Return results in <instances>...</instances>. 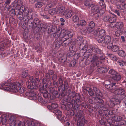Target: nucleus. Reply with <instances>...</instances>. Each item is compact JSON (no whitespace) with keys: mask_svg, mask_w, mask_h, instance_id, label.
I'll return each mask as SVG.
<instances>
[{"mask_svg":"<svg viewBox=\"0 0 126 126\" xmlns=\"http://www.w3.org/2000/svg\"><path fill=\"white\" fill-rule=\"evenodd\" d=\"M114 94L116 95L115 98L108 101V103H106V105L110 107H114L115 104V102H120L126 97V92L122 89H117L114 92Z\"/></svg>","mask_w":126,"mask_h":126,"instance_id":"obj_1","label":"nucleus"},{"mask_svg":"<svg viewBox=\"0 0 126 126\" xmlns=\"http://www.w3.org/2000/svg\"><path fill=\"white\" fill-rule=\"evenodd\" d=\"M10 84L5 82L1 83L0 85V88L3 89L5 91H12L13 92H16L18 91L19 88L20 83L17 82H16L12 84L10 86Z\"/></svg>","mask_w":126,"mask_h":126,"instance_id":"obj_2","label":"nucleus"},{"mask_svg":"<svg viewBox=\"0 0 126 126\" xmlns=\"http://www.w3.org/2000/svg\"><path fill=\"white\" fill-rule=\"evenodd\" d=\"M63 77L62 76H61L59 79V81L60 84H61L58 87V90L61 93V95L64 96L65 94L64 93L65 91L67 90L69 87V85L66 80H65L64 83L63 84Z\"/></svg>","mask_w":126,"mask_h":126,"instance_id":"obj_3","label":"nucleus"},{"mask_svg":"<svg viewBox=\"0 0 126 126\" xmlns=\"http://www.w3.org/2000/svg\"><path fill=\"white\" fill-rule=\"evenodd\" d=\"M93 89L95 92L96 96L94 97L95 99L96 100L97 103L102 104L104 103V101L102 99V94L101 91L95 86L93 87Z\"/></svg>","mask_w":126,"mask_h":126,"instance_id":"obj_4","label":"nucleus"},{"mask_svg":"<svg viewBox=\"0 0 126 126\" xmlns=\"http://www.w3.org/2000/svg\"><path fill=\"white\" fill-rule=\"evenodd\" d=\"M77 125L78 126H84V124L88 123L87 120L85 119L84 113L82 112L79 113L77 116Z\"/></svg>","mask_w":126,"mask_h":126,"instance_id":"obj_5","label":"nucleus"},{"mask_svg":"<svg viewBox=\"0 0 126 126\" xmlns=\"http://www.w3.org/2000/svg\"><path fill=\"white\" fill-rule=\"evenodd\" d=\"M77 43L79 45V48L81 50H86L87 49L88 47L86 42L80 37L77 38Z\"/></svg>","mask_w":126,"mask_h":126,"instance_id":"obj_6","label":"nucleus"},{"mask_svg":"<svg viewBox=\"0 0 126 126\" xmlns=\"http://www.w3.org/2000/svg\"><path fill=\"white\" fill-rule=\"evenodd\" d=\"M24 126H40V124L38 123H35L28 118L24 117Z\"/></svg>","mask_w":126,"mask_h":126,"instance_id":"obj_7","label":"nucleus"},{"mask_svg":"<svg viewBox=\"0 0 126 126\" xmlns=\"http://www.w3.org/2000/svg\"><path fill=\"white\" fill-rule=\"evenodd\" d=\"M49 93H50V98H58L59 97V94H58V92L56 90H55L54 88L51 87L49 88L48 90Z\"/></svg>","mask_w":126,"mask_h":126,"instance_id":"obj_8","label":"nucleus"},{"mask_svg":"<svg viewBox=\"0 0 126 126\" xmlns=\"http://www.w3.org/2000/svg\"><path fill=\"white\" fill-rule=\"evenodd\" d=\"M38 16L36 14L33 13L31 15V18L29 19V21L32 24L34 25H36L40 23L39 20L37 18Z\"/></svg>","mask_w":126,"mask_h":126,"instance_id":"obj_9","label":"nucleus"},{"mask_svg":"<svg viewBox=\"0 0 126 126\" xmlns=\"http://www.w3.org/2000/svg\"><path fill=\"white\" fill-rule=\"evenodd\" d=\"M47 87L46 84H44L43 87L40 88L39 90L40 92L42 94L43 96L46 98L49 97L50 98V96H49L50 95V93L48 94V93L46 90Z\"/></svg>","mask_w":126,"mask_h":126,"instance_id":"obj_10","label":"nucleus"},{"mask_svg":"<svg viewBox=\"0 0 126 126\" xmlns=\"http://www.w3.org/2000/svg\"><path fill=\"white\" fill-rule=\"evenodd\" d=\"M25 97H29L31 99L35 100L37 99V96L35 93L32 90L30 92H27L25 93Z\"/></svg>","mask_w":126,"mask_h":126,"instance_id":"obj_11","label":"nucleus"},{"mask_svg":"<svg viewBox=\"0 0 126 126\" xmlns=\"http://www.w3.org/2000/svg\"><path fill=\"white\" fill-rule=\"evenodd\" d=\"M64 35V37L62 38V40L63 41H62V46H63L67 45L69 43V42H67V39H68L69 38V37H65L66 36H68V37L70 36L71 35V34L70 32L69 31H67L65 33Z\"/></svg>","mask_w":126,"mask_h":126,"instance_id":"obj_12","label":"nucleus"},{"mask_svg":"<svg viewBox=\"0 0 126 126\" xmlns=\"http://www.w3.org/2000/svg\"><path fill=\"white\" fill-rule=\"evenodd\" d=\"M116 83H112L111 84L107 85H105L106 87L109 89L111 92H114L117 89V87L115 85Z\"/></svg>","mask_w":126,"mask_h":126,"instance_id":"obj_13","label":"nucleus"},{"mask_svg":"<svg viewBox=\"0 0 126 126\" xmlns=\"http://www.w3.org/2000/svg\"><path fill=\"white\" fill-rule=\"evenodd\" d=\"M31 13L30 12H29V10L28 8H26L24 9V19H25V21L27 22L29 21V19H30V17L29 16L30 14Z\"/></svg>","mask_w":126,"mask_h":126,"instance_id":"obj_14","label":"nucleus"},{"mask_svg":"<svg viewBox=\"0 0 126 126\" xmlns=\"http://www.w3.org/2000/svg\"><path fill=\"white\" fill-rule=\"evenodd\" d=\"M91 57V62L92 63H96L100 60L99 56L96 54H94Z\"/></svg>","mask_w":126,"mask_h":126,"instance_id":"obj_15","label":"nucleus"},{"mask_svg":"<svg viewBox=\"0 0 126 126\" xmlns=\"http://www.w3.org/2000/svg\"><path fill=\"white\" fill-rule=\"evenodd\" d=\"M91 11L92 13L94 14H96L99 11V7L97 5H94L92 7Z\"/></svg>","mask_w":126,"mask_h":126,"instance_id":"obj_16","label":"nucleus"},{"mask_svg":"<svg viewBox=\"0 0 126 126\" xmlns=\"http://www.w3.org/2000/svg\"><path fill=\"white\" fill-rule=\"evenodd\" d=\"M64 32H66V31L64 29H63L60 32L61 33V34H60L59 32H57L54 33H53L52 36L53 37H55V40L57 39L60 36V35L62 34V33H64Z\"/></svg>","mask_w":126,"mask_h":126,"instance_id":"obj_17","label":"nucleus"},{"mask_svg":"<svg viewBox=\"0 0 126 126\" xmlns=\"http://www.w3.org/2000/svg\"><path fill=\"white\" fill-rule=\"evenodd\" d=\"M125 118V116L123 115L115 116L113 117L114 120L115 122H119L121 120H124Z\"/></svg>","mask_w":126,"mask_h":126,"instance_id":"obj_18","label":"nucleus"},{"mask_svg":"<svg viewBox=\"0 0 126 126\" xmlns=\"http://www.w3.org/2000/svg\"><path fill=\"white\" fill-rule=\"evenodd\" d=\"M114 125L117 126H126V121L123 120H121L120 121L115 122Z\"/></svg>","mask_w":126,"mask_h":126,"instance_id":"obj_19","label":"nucleus"},{"mask_svg":"<svg viewBox=\"0 0 126 126\" xmlns=\"http://www.w3.org/2000/svg\"><path fill=\"white\" fill-rule=\"evenodd\" d=\"M108 67H101L98 68L97 69V71L100 73H102L107 72L108 71Z\"/></svg>","mask_w":126,"mask_h":126,"instance_id":"obj_20","label":"nucleus"},{"mask_svg":"<svg viewBox=\"0 0 126 126\" xmlns=\"http://www.w3.org/2000/svg\"><path fill=\"white\" fill-rule=\"evenodd\" d=\"M43 24L41 23L40 22L35 26L33 24V28H35L38 31H41L43 29ZM44 29V28H43Z\"/></svg>","mask_w":126,"mask_h":126,"instance_id":"obj_21","label":"nucleus"},{"mask_svg":"<svg viewBox=\"0 0 126 126\" xmlns=\"http://www.w3.org/2000/svg\"><path fill=\"white\" fill-rule=\"evenodd\" d=\"M111 38L110 36H106L103 40V44L104 46L106 44L110 42Z\"/></svg>","mask_w":126,"mask_h":126,"instance_id":"obj_22","label":"nucleus"},{"mask_svg":"<svg viewBox=\"0 0 126 126\" xmlns=\"http://www.w3.org/2000/svg\"><path fill=\"white\" fill-rule=\"evenodd\" d=\"M56 9L57 13H62L64 11V8L63 6L59 5L57 7Z\"/></svg>","mask_w":126,"mask_h":126,"instance_id":"obj_23","label":"nucleus"},{"mask_svg":"<svg viewBox=\"0 0 126 126\" xmlns=\"http://www.w3.org/2000/svg\"><path fill=\"white\" fill-rule=\"evenodd\" d=\"M114 25L117 29H120L123 27L124 24L122 22L118 21Z\"/></svg>","mask_w":126,"mask_h":126,"instance_id":"obj_24","label":"nucleus"},{"mask_svg":"<svg viewBox=\"0 0 126 126\" xmlns=\"http://www.w3.org/2000/svg\"><path fill=\"white\" fill-rule=\"evenodd\" d=\"M111 59L114 61H116L117 60V58L116 56L113 54H110L107 53L106 54Z\"/></svg>","mask_w":126,"mask_h":126,"instance_id":"obj_25","label":"nucleus"},{"mask_svg":"<svg viewBox=\"0 0 126 126\" xmlns=\"http://www.w3.org/2000/svg\"><path fill=\"white\" fill-rule=\"evenodd\" d=\"M54 113H55L57 115L58 119L60 120L61 119L62 112L61 111L59 110H56L55 111Z\"/></svg>","mask_w":126,"mask_h":126,"instance_id":"obj_26","label":"nucleus"},{"mask_svg":"<svg viewBox=\"0 0 126 126\" xmlns=\"http://www.w3.org/2000/svg\"><path fill=\"white\" fill-rule=\"evenodd\" d=\"M75 102L76 101L75 99H72L71 102L68 103L67 106L69 109H71L73 106L74 103H75Z\"/></svg>","mask_w":126,"mask_h":126,"instance_id":"obj_27","label":"nucleus"},{"mask_svg":"<svg viewBox=\"0 0 126 126\" xmlns=\"http://www.w3.org/2000/svg\"><path fill=\"white\" fill-rule=\"evenodd\" d=\"M121 76L120 75L116 74L115 75L113 76L112 78L114 80L117 81L121 79Z\"/></svg>","mask_w":126,"mask_h":126,"instance_id":"obj_28","label":"nucleus"},{"mask_svg":"<svg viewBox=\"0 0 126 126\" xmlns=\"http://www.w3.org/2000/svg\"><path fill=\"white\" fill-rule=\"evenodd\" d=\"M118 54L120 56L122 57H125L126 55L124 50H119L118 51Z\"/></svg>","mask_w":126,"mask_h":126,"instance_id":"obj_29","label":"nucleus"},{"mask_svg":"<svg viewBox=\"0 0 126 126\" xmlns=\"http://www.w3.org/2000/svg\"><path fill=\"white\" fill-rule=\"evenodd\" d=\"M57 107V104L55 103H53L51 105H48L47 106V108L50 110L54 109Z\"/></svg>","mask_w":126,"mask_h":126,"instance_id":"obj_30","label":"nucleus"},{"mask_svg":"<svg viewBox=\"0 0 126 126\" xmlns=\"http://www.w3.org/2000/svg\"><path fill=\"white\" fill-rule=\"evenodd\" d=\"M26 85L29 89H32L34 88V85H33L32 82L29 81L26 82Z\"/></svg>","mask_w":126,"mask_h":126,"instance_id":"obj_31","label":"nucleus"},{"mask_svg":"<svg viewBox=\"0 0 126 126\" xmlns=\"http://www.w3.org/2000/svg\"><path fill=\"white\" fill-rule=\"evenodd\" d=\"M62 41L57 40L55 42V47L56 48H59L60 46L62 45Z\"/></svg>","mask_w":126,"mask_h":126,"instance_id":"obj_32","label":"nucleus"},{"mask_svg":"<svg viewBox=\"0 0 126 126\" xmlns=\"http://www.w3.org/2000/svg\"><path fill=\"white\" fill-rule=\"evenodd\" d=\"M110 17L109 21L110 23H112L116 22L117 19V18L116 17L113 16H111L110 15Z\"/></svg>","mask_w":126,"mask_h":126,"instance_id":"obj_33","label":"nucleus"},{"mask_svg":"<svg viewBox=\"0 0 126 126\" xmlns=\"http://www.w3.org/2000/svg\"><path fill=\"white\" fill-rule=\"evenodd\" d=\"M99 38L103 37V36L106 34V32L105 30L101 29L99 31Z\"/></svg>","mask_w":126,"mask_h":126,"instance_id":"obj_34","label":"nucleus"},{"mask_svg":"<svg viewBox=\"0 0 126 126\" xmlns=\"http://www.w3.org/2000/svg\"><path fill=\"white\" fill-rule=\"evenodd\" d=\"M67 58V55L66 54H64L62 57L59 58L60 61L63 63L65 62Z\"/></svg>","mask_w":126,"mask_h":126,"instance_id":"obj_35","label":"nucleus"},{"mask_svg":"<svg viewBox=\"0 0 126 126\" xmlns=\"http://www.w3.org/2000/svg\"><path fill=\"white\" fill-rule=\"evenodd\" d=\"M124 11H121V10H115L114 11V12L117 14L118 16H120L121 15H123Z\"/></svg>","mask_w":126,"mask_h":126,"instance_id":"obj_36","label":"nucleus"},{"mask_svg":"<svg viewBox=\"0 0 126 126\" xmlns=\"http://www.w3.org/2000/svg\"><path fill=\"white\" fill-rule=\"evenodd\" d=\"M43 4V3L42 2H38L35 4V7L36 8H39L41 7Z\"/></svg>","mask_w":126,"mask_h":126,"instance_id":"obj_37","label":"nucleus"},{"mask_svg":"<svg viewBox=\"0 0 126 126\" xmlns=\"http://www.w3.org/2000/svg\"><path fill=\"white\" fill-rule=\"evenodd\" d=\"M119 47L116 45H113L111 49L112 51L114 52H116L119 50Z\"/></svg>","mask_w":126,"mask_h":126,"instance_id":"obj_38","label":"nucleus"},{"mask_svg":"<svg viewBox=\"0 0 126 126\" xmlns=\"http://www.w3.org/2000/svg\"><path fill=\"white\" fill-rule=\"evenodd\" d=\"M110 15H105L103 18V20L105 22H109L110 18Z\"/></svg>","mask_w":126,"mask_h":126,"instance_id":"obj_39","label":"nucleus"},{"mask_svg":"<svg viewBox=\"0 0 126 126\" xmlns=\"http://www.w3.org/2000/svg\"><path fill=\"white\" fill-rule=\"evenodd\" d=\"M94 51L95 53L99 54L101 53V50L97 47H94Z\"/></svg>","mask_w":126,"mask_h":126,"instance_id":"obj_40","label":"nucleus"},{"mask_svg":"<svg viewBox=\"0 0 126 126\" xmlns=\"http://www.w3.org/2000/svg\"><path fill=\"white\" fill-rule=\"evenodd\" d=\"M85 90L88 92L90 96H92L93 95L94 93L91 88L88 87H87L86 88Z\"/></svg>","mask_w":126,"mask_h":126,"instance_id":"obj_41","label":"nucleus"},{"mask_svg":"<svg viewBox=\"0 0 126 126\" xmlns=\"http://www.w3.org/2000/svg\"><path fill=\"white\" fill-rule=\"evenodd\" d=\"M48 12L50 15H53L56 13V9H50L48 10Z\"/></svg>","mask_w":126,"mask_h":126,"instance_id":"obj_42","label":"nucleus"},{"mask_svg":"<svg viewBox=\"0 0 126 126\" xmlns=\"http://www.w3.org/2000/svg\"><path fill=\"white\" fill-rule=\"evenodd\" d=\"M72 15V12L71 10L68 11L65 15V17L67 18L70 17Z\"/></svg>","mask_w":126,"mask_h":126,"instance_id":"obj_43","label":"nucleus"},{"mask_svg":"<svg viewBox=\"0 0 126 126\" xmlns=\"http://www.w3.org/2000/svg\"><path fill=\"white\" fill-rule=\"evenodd\" d=\"M99 109L101 110H102L104 111H106L108 110L107 106L105 105H102L99 107Z\"/></svg>","mask_w":126,"mask_h":126,"instance_id":"obj_44","label":"nucleus"},{"mask_svg":"<svg viewBox=\"0 0 126 126\" xmlns=\"http://www.w3.org/2000/svg\"><path fill=\"white\" fill-rule=\"evenodd\" d=\"M53 28H52L51 26H49L47 25V29L46 30L48 31V33H50L51 32H53L52 30ZM46 30V29H45L44 31H45Z\"/></svg>","mask_w":126,"mask_h":126,"instance_id":"obj_45","label":"nucleus"},{"mask_svg":"<svg viewBox=\"0 0 126 126\" xmlns=\"http://www.w3.org/2000/svg\"><path fill=\"white\" fill-rule=\"evenodd\" d=\"M105 45H107V48L109 49H111L113 45L111 41Z\"/></svg>","mask_w":126,"mask_h":126,"instance_id":"obj_46","label":"nucleus"},{"mask_svg":"<svg viewBox=\"0 0 126 126\" xmlns=\"http://www.w3.org/2000/svg\"><path fill=\"white\" fill-rule=\"evenodd\" d=\"M79 18L77 15H75L73 17V21L74 22H76L78 21Z\"/></svg>","mask_w":126,"mask_h":126,"instance_id":"obj_47","label":"nucleus"},{"mask_svg":"<svg viewBox=\"0 0 126 126\" xmlns=\"http://www.w3.org/2000/svg\"><path fill=\"white\" fill-rule=\"evenodd\" d=\"M73 51H71L69 52L66 55L67 57H72L74 56L75 54V53H74Z\"/></svg>","mask_w":126,"mask_h":126,"instance_id":"obj_48","label":"nucleus"},{"mask_svg":"<svg viewBox=\"0 0 126 126\" xmlns=\"http://www.w3.org/2000/svg\"><path fill=\"white\" fill-rule=\"evenodd\" d=\"M117 63L118 64L121 66H123L126 63L125 61L123 60L120 61H118Z\"/></svg>","mask_w":126,"mask_h":126,"instance_id":"obj_49","label":"nucleus"},{"mask_svg":"<svg viewBox=\"0 0 126 126\" xmlns=\"http://www.w3.org/2000/svg\"><path fill=\"white\" fill-rule=\"evenodd\" d=\"M109 73V74L113 75V76L117 74L115 70L112 69L110 70Z\"/></svg>","mask_w":126,"mask_h":126,"instance_id":"obj_50","label":"nucleus"},{"mask_svg":"<svg viewBox=\"0 0 126 126\" xmlns=\"http://www.w3.org/2000/svg\"><path fill=\"white\" fill-rule=\"evenodd\" d=\"M79 25L82 26H85L86 24V22L84 20L82 19L80 21Z\"/></svg>","mask_w":126,"mask_h":126,"instance_id":"obj_51","label":"nucleus"},{"mask_svg":"<svg viewBox=\"0 0 126 126\" xmlns=\"http://www.w3.org/2000/svg\"><path fill=\"white\" fill-rule=\"evenodd\" d=\"M76 64V61L74 60L71 62L69 64V66L71 67H73Z\"/></svg>","mask_w":126,"mask_h":126,"instance_id":"obj_52","label":"nucleus"},{"mask_svg":"<svg viewBox=\"0 0 126 126\" xmlns=\"http://www.w3.org/2000/svg\"><path fill=\"white\" fill-rule=\"evenodd\" d=\"M70 94H71V95H69L68 96L71 99L74 98L76 96L75 92L74 91H72L71 92Z\"/></svg>","mask_w":126,"mask_h":126,"instance_id":"obj_53","label":"nucleus"},{"mask_svg":"<svg viewBox=\"0 0 126 126\" xmlns=\"http://www.w3.org/2000/svg\"><path fill=\"white\" fill-rule=\"evenodd\" d=\"M89 26L90 27L94 28L95 26V24L94 22L92 21L90 22L89 24Z\"/></svg>","mask_w":126,"mask_h":126,"instance_id":"obj_54","label":"nucleus"},{"mask_svg":"<svg viewBox=\"0 0 126 126\" xmlns=\"http://www.w3.org/2000/svg\"><path fill=\"white\" fill-rule=\"evenodd\" d=\"M91 4V1L89 0H86L84 3L85 5L87 6H89Z\"/></svg>","mask_w":126,"mask_h":126,"instance_id":"obj_55","label":"nucleus"},{"mask_svg":"<svg viewBox=\"0 0 126 126\" xmlns=\"http://www.w3.org/2000/svg\"><path fill=\"white\" fill-rule=\"evenodd\" d=\"M90 55V54L88 53L86 51L85 52L84 54L83 55V57L84 58H87L89 57Z\"/></svg>","mask_w":126,"mask_h":126,"instance_id":"obj_56","label":"nucleus"},{"mask_svg":"<svg viewBox=\"0 0 126 126\" xmlns=\"http://www.w3.org/2000/svg\"><path fill=\"white\" fill-rule=\"evenodd\" d=\"M75 46L74 44H72L69 48V50L71 51H73L75 48Z\"/></svg>","mask_w":126,"mask_h":126,"instance_id":"obj_57","label":"nucleus"},{"mask_svg":"<svg viewBox=\"0 0 126 126\" xmlns=\"http://www.w3.org/2000/svg\"><path fill=\"white\" fill-rule=\"evenodd\" d=\"M94 30V28L91 27H88V33H89L92 32Z\"/></svg>","mask_w":126,"mask_h":126,"instance_id":"obj_58","label":"nucleus"},{"mask_svg":"<svg viewBox=\"0 0 126 126\" xmlns=\"http://www.w3.org/2000/svg\"><path fill=\"white\" fill-rule=\"evenodd\" d=\"M19 88V90H18V91L19 93L21 94V95H23L24 93V89L23 88H21L20 87Z\"/></svg>","mask_w":126,"mask_h":126,"instance_id":"obj_59","label":"nucleus"},{"mask_svg":"<svg viewBox=\"0 0 126 126\" xmlns=\"http://www.w3.org/2000/svg\"><path fill=\"white\" fill-rule=\"evenodd\" d=\"M117 8L118 9V10H121V11H123V9L124 8V5H118Z\"/></svg>","mask_w":126,"mask_h":126,"instance_id":"obj_60","label":"nucleus"},{"mask_svg":"<svg viewBox=\"0 0 126 126\" xmlns=\"http://www.w3.org/2000/svg\"><path fill=\"white\" fill-rule=\"evenodd\" d=\"M40 15L42 16V17L44 18V19H47L49 18V17L48 16L46 15L45 14L41 13Z\"/></svg>","mask_w":126,"mask_h":126,"instance_id":"obj_61","label":"nucleus"},{"mask_svg":"<svg viewBox=\"0 0 126 126\" xmlns=\"http://www.w3.org/2000/svg\"><path fill=\"white\" fill-rule=\"evenodd\" d=\"M94 47H91L88 49L87 50H86V51L89 54H90L93 51H94Z\"/></svg>","mask_w":126,"mask_h":126,"instance_id":"obj_62","label":"nucleus"},{"mask_svg":"<svg viewBox=\"0 0 126 126\" xmlns=\"http://www.w3.org/2000/svg\"><path fill=\"white\" fill-rule=\"evenodd\" d=\"M3 116H1V119L0 121L2 122L3 123H5L6 122V120L5 117H4V118H2V117Z\"/></svg>","mask_w":126,"mask_h":126,"instance_id":"obj_63","label":"nucleus"},{"mask_svg":"<svg viewBox=\"0 0 126 126\" xmlns=\"http://www.w3.org/2000/svg\"><path fill=\"white\" fill-rule=\"evenodd\" d=\"M103 112L104 113V114L106 116H108L109 115H110L109 111L108 110L106 111H104Z\"/></svg>","mask_w":126,"mask_h":126,"instance_id":"obj_64","label":"nucleus"}]
</instances>
